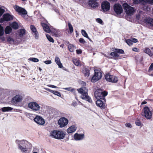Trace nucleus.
Returning a JSON list of instances; mask_svg holds the SVG:
<instances>
[{"instance_id":"54","label":"nucleus","mask_w":153,"mask_h":153,"mask_svg":"<svg viewBox=\"0 0 153 153\" xmlns=\"http://www.w3.org/2000/svg\"><path fill=\"white\" fill-rule=\"evenodd\" d=\"M132 50L133 51L135 52H138L139 51V49L137 48H133Z\"/></svg>"},{"instance_id":"3","label":"nucleus","mask_w":153,"mask_h":153,"mask_svg":"<svg viewBox=\"0 0 153 153\" xmlns=\"http://www.w3.org/2000/svg\"><path fill=\"white\" fill-rule=\"evenodd\" d=\"M123 6L126 14L128 15H132L134 13L135 10L134 8L129 5L127 3H124L123 4Z\"/></svg>"},{"instance_id":"31","label":"nucleus","mask_w":153,"mask_h":153,"mask_svg":"<svg viewBox=\"0 0 153 153\" xmlns=\"http://www.w3.org/2000/svg\"><path fill=\"white\" fill-rule=\"evenodd\" d=\"M13 109V108L11 107H4L1 108V110L3 112H6L11 111Z\"/></svg>"},{"instance_id":"40","label":"nucleus","mask_w":153,"mask_h":153,"mask_svg":"<svg viewBox=\"0 0 153 153\" xmlns=\"http://www.w3.org/2000/svg\"><path fill=\"white\" fill-rule=\"evenodd\" d=\"M7 41L10 44H11L12 42H14V40L13 38L10 36L7 38Z\"/></svg>"},{"instance_id":"41","label":"nucleus","mask_w":153,"mask_h":153,"mask_svg":"<svg viewBox=\"0 0 153 153\" xmlns=\"http://www.w3.org/2000/svg\"><path fill=\"white\" fill-rule=\"evenodd\" d=\"M4 34L3 27L0 25V36H2Z\"/></svg>"},{"instance_id":"58","label":"nucleus","mask_w":153,"mask_h":153,"mask_svg":"<svg viewBox=\"0 0 153 153\" xmlns=\"http://www.w3.org/2000/svg\"><path fill=\"white\" fill-rule=\"evenodd\" d=\"M140 17V15L139 14H138L136 15V18L137 19H139Z\"/></svg>"},{"instance_id":"52","label":"nucleus","mask_w":153,"mask_h":153,"mask_svg":"<svg viewBox=\"0 0 153 153\" xmlns=\"http://www.w3.org/2000/svg\"><path fill=\"white\" fill-rule=\"evenodd\" d=\"M153 69V63H152L151 64V65H150L149 71H151Z\"/></svg>"},{"instance_id":"26","label":"nucleus","mask_w":153,"mask_h":153,"mask_svg":"<svg viewBox=\"0 0 153 153\" xmlns=\"http://www.w3.org/2000/svg\"><path fill=\"white\" fill-rule=\"evenodd\" d=\"M83 73L85 76L88 77L90 74V70L88 68H85L84 70H83Z\"/></svg>"},{"instance_id":"61","label":"nucleus","mask_w":153,"mask_h":153,"mask_svg":"<svg viewBox=\"0 0 153 153\" xmlns=\"http://www.w3.org/2000/svg\"><path fill=\"white\" fill-rule=\"evenodd\" d=\"M71 88H65V89L66 90H67L68 91H70V89Z\"/></svg>"},{"instance_id":"45","label":"nucleus","mask_w":153,"mask_h":153,"mask_svg":"<svg viewBox=\"0 0 153 153\" xmlns=\"http://www.w3.org/2000/svg\"><path fill=\"white\" fill-rule=\"evenodd\" d=\"M29 59L34 62H38L39 61L38 59L36 58H30Z\"/></svg>"},{"instance_id":"5","label":"nucleus","mask_w":153,"mask_h":153,"mask_svg":"<svg viewBox=\"0 0 153 153\" xmlns=\"http://www.w3.org/2000/svg\"><path fill=\"white\" fill-rule=\"evenodd\" d=\"M107 94V92L105 91H102L101 89H98L95 91L94 95L97 99H100L106 96Z\"/></svg>"},{"instance_id":"36","label":"nucleus","mask_w":153,"mask_h":153,"mask_svg":"<svg viewBox=\"0 0 153 153\" xmlns=\"http://www.w3.org/2000/svg\"><path fill=\"white\" fill-rule=\"evenodd\" d=\"M81 33L82 35L84 36L85 37L89 39H90L89 37L88 36V34L84 30H82L81 31Z\"/></svg>"},{"instance_id":"22","label":"nucleus","mask_w":153,"mask_h":153,"mask_svg":"<svg viewBox=\"0 0 153 153\" xmlns=\"http://www.w3.org/2000/svg\"><path fill=\"white\" fill-rule=\"evenodd\" d=\"M144 22L146 24L153 27V19L152 18H148L145 19Z\"/></svg>"},{"instance_id":"11","label":"nucleus","mask_w":153,"mask_h":153,"mask_svg":"<svg viewBox=\"0 0 153 153\" xmlns=\"http://www.w3.org/2000/svg\"><path fill=\"white\" fill-rule=\"evenodd\" d=\"M101 8L102 11L106 12L108 11L110 8V4L109 2L106 1H105L102 2Z\"/></svg>"},{"instance_id":"13","label":"nucleus","mask_w":153,"mask_h":153,"mask_svg":"<svg viewBox=\"0 0 153 153\" xmlns=\"http://www.w3.org/2000/svg\"><path fill=\"white\" fill-rule=\"evenodd\" d=\"M68 120L64 117H61L58 121V124L61 128L65 126L68 124Z\"/></svg>"},{"instance_id":"37","label":"nucleus","mask_w":153,"mask_h":153,"mask_svg":"<svg viewBox=\"0 0 153 153\" xmlns=\"http://www.w3.org/2000/svg\"><path fill=\"white\" fill-rule=\"evenodd\" d=\"M68 25L69 27V29L70 30V33H72L73 31V28L71 24V23L68 22Z\"/></svg>"},{"instance_id":"14","label":"nucleus","mask_w":153,"mask_h":153,"mask_svg":"<svg viewBox=\"0 0 153 153\" xmlns=\"http://www.w3.org/2000/svg\"><path fill=\"white\" fill-rule=\"evenodd\" d=\"M16 142L18 145L19 149L24 147L27 146L29 144V143L26 140H23L20 141L19 140H17Z\"/></svg>"},{"instance_id":"29","label":"nucleus","mask_w":153,"mask_h":153,"mask_svg":"<svg viewBox=\"0 0 153 153\" xmlns=\"http://www.w3.org/2000/svg\"><path fill=\"white\" fill-rule=\"evenodd\" d=\"M144 52L145 53H147L150 56H153V53L151 52L150 49L148 48H146L144 50Z\"/></svg>"},{"instance_id":"6","label":"nucleus","mask_w":153,"mask_h":153,"mask_svg":"<svg viewBox=\"0 0 153 153\" xmlns=\"http://www.w3.org/2000/svg\"><path fill=\"white\" fill-rule=\"evenodd\" d=\"M94 75L92 77L91 81L92 82H95L100 79L102 76V73L99 70H94Z\"/></svg>"},{"instance_id":"17","label":"nucleus","mask_w":153,"mask_h":153,"mask_svg":"<svg viewBox=\"0 0 153 153\" xmlns=\"http://www.w3.org/2000/svg\"><path fill=\"white\" fill-rule=\"evenodd\" d=\"M30 28L33 35L34 36L35 38L37 39L39 37V34L37 31L36 27L33 25H31L30 26Z\"/></svg>"},{"instance_id":"16","label":"nucleus","mask_w":153,"mask_h":153,"mask_svg":"<svg viewBox=\"0 0 153 153\" xmlns=\"http://www.w3.org/2000/svg\"><path fill=\"white\" fill-rule=\"evenodd\" d=\"M34 120L36 123L39 125H43L45 123L44 119L39 116H36L34 118Z\"/></svg>"},{"instance_id":"38","label":"nucleus","mask_w":153,"mask_h":153,"mask_svg":"<svg viewBox=\"0 0 153 153\" xmlns=\"http://www.w3.org/2000/svg\"><path fill=\"white\" fill-rule=\"evenodd\" d=\"M73 62L74 64L76 66H78L79 65L80 62L79 60L76 59H74L73 60Z\"/></svg>"},{"instance_id":"57","label":"nucleus","mask_w":153,"mask_h":153,"mask_svg":"<svg viewBox=\"0 0 153 153\" xmlns=\"http://www.w3.org/2000/svg\"><path fill=\"white\" fill-rule=\"evenodd\" d=\"M126 126L129 128H131L132 127L131 125L129 123H126Z\"/></svg>"},{"instance_id":"49","label":"nucleus","mask_w":153,"mask_h":153,"mask_svg":"<svg viewBox=\"0 0 153 153\" xmlns=\"http://www.w3.org/2000/svg\"><path fill=\"white\" fill-rule=\"evenodd\" d=\"M135 124L136 125L140 126L141 125V123L140 120H137L135 122Z\"/></svg>"},{"instance_id":"63","label":"nucleus","mask_w":153,"mask_h":153,"mask_svg":"<svg viewBox=\"0 0 153 153\" xmlns=\"http://www.w3.org/2000/svg\"><path fill=\"white\" fill-rule=\"evenodd\" d=\"M55 11L57 13H59V10L57 9H55Z\"/></svg>"},{"instance_id":"8","label":"nucleus","mask_w":153,"mask_h":153,"mask_svg":"<svg viewBox=\"0 0 153 153\" xmlns=\"http://www.w3.org/2000/svg\"><path fill=\"white\" fill-rule=\"evenodd\" d=\"M113 10L117 15H120L123 12V9L121 5L119 3L115 4L113 6Z\"/></svg>"},{"instance_id":"39","label":"nucleus","mask_w":153,"mask_h":153,"mask_svg":"<svg viewBox=\"0 0 153 153\" xmlns=\"http://www.w3.org/2000/svg\"><path fill=\"white\" fill-rule=\"evenodd\" d=\"M125 41L126 43L129 46H130L133 44L131 39H125Z\"/></svg>"},{"instance_id":"28","label":"nucleus","mask_w":153,"mask_h":153,"mask_svg":"<svg viewBox=\"0 0 153 153\" xmlns=\"http://www.w3.org/2000/svg\"><path fill=\"white\" fill-rule=\"evenodd\" d=\"M10 25L11 27L16 30L18 29L19 27L18 23L16 22L12 23L10 24Z\"/></svg>"},{"instance_id":"59","label":"nucleus","mask_w":153,"mask_h":153,"mask_svg":"<svg viewBox=\"0 0 153 153\" xmlns=\"http://www.w3.org/2000/svg\"><path fill=\"white\" fill-rule=\"evenodd\" d=\"M26 14H24L22 15H21L25 19H27V16L26 15Z\"/></svg>"},{"instance_id":"33","label":"nucleus","mask_w":153,"mask_h":153,"mask_svg":"<svg viewBox=\"0 0 153 153\" xmlns=\"http://www.w3.org/2000/svg\"><path fill=\"white\" fill-rule=\"evenodd\" d=\"M113 51L116 52V53H120V54H124V51L122 49L115 48L113 50Z\"/></svg>"},{"instance_id":"20","label":"nucleus","mask_w":153,"mask_h":153,"mask_svg":"<svg viewBox=\"0 0 153 153\" xmlns=\"http://www.w3.org/2000/svg\"><path fill=\"white\" fill-rule=\"evenodd\" d=\"M41 25L45 32L48 33H49L51 32V30L47 25L44 23H42Z\"/></svg>"},{"instance_id":"4","label":"nucleus","mask_w":153,"mask_h":153,"mask_svg":"<svg viewBox=\"0 0 153 153\" xmlns=\"http://www.w3.org/2000/svg\"><path fill=\"white\" fill-rule=\"evenodd\" d=\"M23 100V96L21 95L18 94L12 98L11 102L13 105L18 106L19 104Z\"/></svg>"},{"instance_id":"42","label":"nucleus","mask_w":153,"mask_h":153,"mask_svg":"<svg viewBox=\"0 0 153 153\" xmlns=\"http://www.w3.org/2000/svg\"><path fill=\"white\" fill-rule=\"evenodd\" d=\"M53 34L56 37H58L60 36V34L59 32L57 30L53 32Z\"/></svg>"},{"instance_id":"53","label":"nucleus","mask_w":153,"mask_h":153,"mask_svg":"<svg viewBox=\"0 0 153 153\" xmlns=\"http://www.w3.org/2000/svg\"><path fill=\"white\" fill-rule=\"evenodd\" d=\"M76 53L78 54H80L82 53V51L81 49H77L76 50Z\"/></svg>"},{"instance_id":"32","label":"nucleus","mask_w":153,"mask_h":153,"mask_svg":"<svg viewBox=\"0 0 153 153\" xmlns=\"http://www.w3.org/2000/svg\"><path fill=\"white\" fill-rule=\"evenodd\" d=\"M25 29H21L18 32L19 35L20 37H22L25 35Z\"/></svg>"},{"instance_id":"7","label":"nucleus","mask_w":153,"mask_h":153,"mask_svg":"<svg viewBox=\"0 0 153 153\" xmlns=\"http://www.w3.org/2000/svg\"><path fill=\"white\" fill-rule=\"evenodd\" d=\"M28 107L33 111H37L40 109V107L37 103L35 102H32L28 104Z\"/></svg>"},{"instance_id":"9","label":"nucleus","mask_w":153,"mask_h":153,"mask_svg":"<svg viewBox=\"0 0 153 153\" xmlns=\"http://www.w3.org/2000/svg\"><path fill=\"white\" fill-rule=\"evenodd\" d=\"M143 111V112L142 115L143 116H144L147 119H150L152 118V113L148 107H145Z\"/></svg>"},{"instance_id":"55","label":"nucleus","mask_w":153,"mask_h":153,"mask_svg":"<svg viewBox=\"0 0 153 153\" xmlns=\"http://www.w3.org/2000/svg\"><path fill=\"white\" fill-rule=\"evenodd\" d=\"M48 86L50 87L54 88H57L58 87L54 85H48Z\"/></svg>"},{"instance_id":"2","label":"nucleus","mask_w":153,"mask_h":153,"mask_svg":"<svg viewBox=\"0 0 153 153\" xmlns=\"http://www.w3.org/2000/svg\"><path fill=\"white\" fill-rule=\"evenodd\" d=\"M50 135L53 137L58 139L64 138L65 134L63 131H53L50 133Z\"/></svg>"},{"instance_id":"25","label":"nucleus","mask_w":153,"mask_h":153,"mask_svg":"<svg viewBox=\"0 0 153 153\" xmlns=\"http://www.w3.org/2000/svg\"><path fill=\"white\" fill-rule=\"evenodd\" d=\"M55 62L59 68H62L63 67L62 65L60 59L58 57H56L55 58Z\"/></svg>"},{"instance_id":"21","label":"nucleus","mask_w":153,"mask_h":153,"mask_svg":"<svg viewBox=\"0 0 153 153\" xmlns=\"http://www.w3.org/2000/svg\"><path fill=\"white\" fill-rule=\"evenodd\" d=\"M84 137V135L81 134H75L74 136V139L76 140H82Z\"/></svg>"},{"instance_id":"43","label":"nucleus","mask_w":153,"mask_h":153,"mask_svg":"<svg viewBox=\"0 0 153 153\" xmlns=\"http://www.w3.org/2000/svg\"><path fill=\"white\" fill-rule=\"evenodd\" d=\"M52 93L55 95H57L59 97L61 96V94L60 92L55 91L51 90V91Z\"/></svg>"},{"instance_id":"15","label":"nucleus","mask_w":153,"mask_h":153,"mask_svg":"<svg viewBox=\"0 0 153 153\" xmlns=\"http://www.w3.org/2000/svg\"><path fill=\"white\" fill-rule=\"evenodd\" d=\"M3 19H0V22H3L4 21H8L13 19V16L9 14H4L3 16Z\"/></svg>"},{"instance_id":"62","label":"nucleus","mask_w":153,"mask_h":153,"mask_svg":"<svg viewBox=\"0 0 153 153\" xmlns=\"http://www.w3.org/2000/svg\"><path fill=\"white\" fill-rule=\"evenodd\" d=\"M60 46L61 47L63 48L64 46V45L63 44H61Z\"/></svg>"},{"instance_id":"56","label":"nucleus","mask_w":153,"mask_h":153,"mask_svg":"<svg viewBox=\"0 0 153 153\" xmlns=\"http://www.w3.org/2000/svg\"><path fill=\"white\" fill-rule=\"evenodd\" d=\"M132 43H136L138 42V40L137 39L135 38H133L132 39Z\"/></svg>"},{"instance_id":"34","label":"nucleus","mask_w":153,"mask_h":153,"mask_svg":"<svg viewBox=\"0 0 153 153\" xmlns=\"http://www.w3.org/2000/svg\"><path fill=\"white\" fill-rule=\"evenodd\" d=\"M68 48L69 50L71 52H73L75 48V47L74 45L71 44H69L68 45Z\"/></svg>"},{"instance_id":"10","label":"nucleus","mask_w":153,"mask_h":153,"mask_svg":"<svg viewBox=\"0 0 153 153\" xmlns=\"http://www.w3.org/2000/svg\"><path fill=\"white\" fill-rule=\"evenodd\" d=\"M106 80L109 82L116 83L118 81V78L116 76L107 74L105 76Z\"/></svg>"},{"instance_id":"51","label":"nucleus","mask_w":153,"mask_h":153,"mask_svg":"<svg viewBox=\"0 0 153 153\" xmlns=\"http://www.w3.org/2000/svg\"><path fill=\"white\" fill-rule=\"evenodd\" d=\"M44 62L46 64H49L51 63V60H48L44 61Z\"/></svg>"},{"instance_id":"12","label":"nucleus","mask_w":153,"mask_h":153,"mask_svg":"<svg viewBox=\"0 0 153 153\" xmlns=\"http://www.w3.org/2000/svg\"><path fill=\"white\" fill-rule=\"evenodd\" d=\"M14 8L19 15H22L27 14V11L24 8L18 5H16L14 7Z\"/></svg>"},{"instance_id":"47","label":"nucleus","mask_w":153,"mask_h":153,"mask_svg":"<svg viewBox=\"0 0 153 153\" xmlns=\"http://www.w3.org/2000/svg\"><path fill=\"white\" fill-rule=\"evenodd\" d=\"M79 42L81 43L85 44L86 43V42L84 39L82 38H80L79 40Z\"/></svg>"},{"instance_id":"19","label":"nucleus","mask_w":153,"mask_h":153,"mask_svg":"<svg viewBox=\"0 0 153 153\" xmlns=\"http://www.w3.org/2000/svg\"><path fill=\"white\" fill-rule=\"evenodd\" d=\"M88 4L93 8L97 7L98 5L97 0H88Z\"/></svg>"},{"instance_id":"24","label":"nucleus","mask_w":153,"mask_h":153,"mask_svg":"<svg viewBox=\"0 0 153 153\" xmlns=\"http://www.w3.org/2000/svg\"><path fill=\"white\" fill-rule=\"evenodd\" d=\"M110 55L112 57H108L109 58L114 59H117L116 58L117 57H119V55L116 53V52H112L110 53Z\"/></svg>"},{"instance_id":"23","label":"nucleus","mask_w":153,"mask_h":153,"mask_svg":"<svg viewBox=\"0 0 153 153\" xmlns=\"http://www.w3.org/2000/svg\"><path fill=\"white\" fill-rule=\"evenodd\" d=\"M76 128L74 126H72L68 129L67 132L68 133H71L74 132L76 130Z\"/></svg>"},{"instance_id":"27","label":"nucleus","mask_w":153,"mask_h":153,"mask_svg":"<svg viewBox=\"0 0 153 153\" xmlns=\"http://www.w3.org/2000/svg\"><path fill=\"white\" fill-rule=\"evenodd\" d=\"M12 31L11 27L9 26H7L4 30L5 33L6 34H8L10 33Z\"/></svg>"},{"instance_id":"64","label":"nucleus","mask_w":153,"mask_h":153,"mask_svg":"<svg viewBox=\"0 0 153 153\" xmlns=\"http://www.w3.org/2000/svg\"><path fill=\"white\" fill-rule=\"evenodd\" d=\"M74 90V88H72V89L71 90V91H72H72H73Z\"/></svg>"},{"instance_id":"44","label":"nucleus","mask_w":153,"mask_h":153,"mask_svg":"<svg viewBox=\"0 0 153 153\" xmlns=\"http://www.w3.org/2000/svg\"><path fill=\"white\" fill-rule=\"evenodd\" d=\"M133 3L135 4H137L138 3H141L143 1V0H133Z\"/></svg>"},{"instance_id":"46","label":"nucleus","mask_w":153,"mask_h":153,"mask_svg":"<svg viewBox=\"0 0 153 153\" xmlns=\"http://www.w3.org/2000/svg\"><path fill=\"white\" fill-rule=\"evenodd\" d=\"M144 2L148 3L151 5L153 4V0H145Z\"/></svg>"},{"instance_id":"35","label":"nucleus","mask_w":153,"mask_h":153,"mask_svg":"<svg viewBox=\"0 0 153 153\" xmlns=\"http://www.w3.org/2000/svg\"><path fill=\"white\" fill-rule=\"evenodd\" d=\"M46 36L48 40L50 42L52 43H53L54 42V40L53 38L49 35L47 34L46 35Z\"/></svg>"},{"instance_id":"50","label":"nucleus","mask_w":153,"mask_h":153,"mask_svg":"<svg viewBox=\"0 0 153 153\" xmlns=\"http://www.w3.org/2000/svg\"><path fill=\"white\" fill-rule=\"evenodd\" d=\"M5 12V10L0 8V17H1Z\"/></svg>"},{"instance_id":"18","label":"nucleus","mask_w":153,"mask_h":153,"mask_svg":"<svg viewBox=\"0 0 153 153\" xmlns=\"http://www.w3.org/2000/svg\"><path fill=\"white\" fill-rule=\"evenodd\" d=\"M96 104L97 106L100 107L101 109H105L106 106L105 102H103L99 99L97 101Z\"/></svg>"},{"instance_id":"48","label":"nucleus","mask_w":153,"mask_h":153,"mask_svg":"<svg viewBox=\"0 0 153 153\" xmlns=\"http://www.w3.org/2000/svg\"><path fill=\"white\" fill-rule=\"evenodd\" d=\"M96 21L98 23L102 24L103 23V21L100 18H97L96 19Z\"/></svg>"},{"instance_id":"1","label":"nucleus","mask_w":153,"mask_h":153,"mask_svg":"<svg viewBox=\"0 0 153 153\" xmlns=\"http://www.w3.org/2000/svg\"><path fill=\"white\" fill-rule=\"evenodd\" d=\"M77 91L79 93L81 94V98L89 102H91L92 100L91 98L88 96V89L85 87H82L78 89Z\"/></svg>"},{"instance_id":"30","label":"nucleus","mask_w":153,"mask_h":153,"mask_svg":"<svg viewBox=\"0 0 153 153\" xmlns=\"http://www.w3.org/2000/svg\"><path fill=\"white\" fill-rule=\"evenodd\" d=\"M23 153H27L29 152L28 148L27 146L19 149Z\"/></svg>"},{"instance_id":"60","label":"nucleus","mask_w":153,"mask_h":153,"mask_svg":"<svg viewBox=\"0 0 153 153\" xmlns=\"http://www.w3.org/2000/svg\"><path fill=\"white\" fill-rule=\"evenodd\" d=\"M147 102L146 101H144L141 103V105H144L146 104Z\"/></svg>"}]
</instances>
